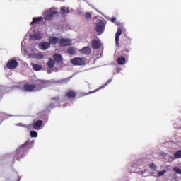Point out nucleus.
<instances>
[{
    "label": "nucleus",
    "mask_w": 181,
    "mask_h": 181,
    "mask_svg": "<svg viewBox=\"0 0 181 181\" xmlns=\"http://www.w3.org/2000/svg\"><path fill=\"white\" fill-rule=\"evenodd\" d=\"M122 35V29L117 28V32L115 34V42L117 46H119V36Z\"/></svg>",
    "instance_id": "nucleus-12"
},
{
    "label": "nucleus",
    "mask_w": 181,
    "mask_h": 181,
    "mask_svg": "<svg viewBox=\"0 0 181 181\" xmlns=\"http://www.w3.org/2000/svg\"><path fill=\"white\" fill-rule=\"evenodd\" d=\"M52 100H54V101H57V103H59V97H53L52 98Z\"/></svg>",
    "instance_id": "nucleus-31"
},
{
    "label": "nucleus",
    "mask_w": 181,
    "mask_h": 181,
    "mask_svg": "<svg viewBox=\"0 0 181 181\" xmlns=\"http://www.w3.org/2000/svg\"><path fill=\"white\" fill-rule=\"evenodd\" d=\"M105 25L104 24V21L103 20L98 21L96 23L95 30L98 33H103L104 32V28Z\"/></svg>",
    "instance_id": "nucleus-5"
},
{
    "label": "nucleus",
    "mask_w": 181,
    "mask_h": 181,
    "mask_svg": "<svg viewBox=\"0 0 181 181\" xmlns=\"http://www.w3.org/2000/svg\"><path fill=\"white\" fill-rule=\"evenodd\" d=\"M125 57L121 56L117 58V64H119L120 66H122V64H125Z\"/></svg>",
    "instance_id": "nucleus-19"
},
{
    "label": "nucleus",
    "mask_w": 181,
    "mask_h": 181,
    "mask_svg": "<svg viewBox=\"0 0 181 181\" xmlns=\"http://www.w3.org/2000/svg\"><path fill=\"white\" fill-rule=\"evenodd\" d=\"M54 15H57V12L54 11V10L49 9L44 13V19H45V21H51Z\"/></svg>",
    "instance_id": "nucleus-3"
},
{
    "label": "nucleus",
    "mask_w": 181,
    "mask_h": 181,
    "mask_svg": "<svg viewBox=\"0 0 181 181\" xmlns=\"http://www.w3.org/2000/svg\"><path fill=\"white\" fill-rule=\"evenodd\" d=\"M69 12L70 9H69V8L61 7L60 13L61 15H62V16H66V15H67V13H69Z\"/></svg>",
    "instance_id": "nucleus-17"
},
{
    "label": "nucleus",
    "mask_w": 181,
    "mask_h": 181,
    "mask_svg": "<svg viewBox=\"0 0 181 181\" xmlns=\"http://www.w3.org/2000/svg\"><path fill=\"white\" fill-rule=\"evenodd\" d=\"M71 63L73 66H85L86 59L83 57H74L71 59Z\"/></svg>",
    "instance_id": "nucleus-2"
},
{
    "label": "nucleus",
    "mask_w": 181,
    "mask_h": 181,
    "mask_svg": "<svg viewBox=\"0 0 181 181\" xmlns=\"http://www.w3.org/2000/svg\"><path fill=\"white\" fill-rule=\"evenodd\" d=\"M111 81H112V79H109L107 81V82H106L105 83L104 86H100V88H98V89L93 90V91H90L89 93L85 94V95H88V94H93V93H97V91H98V90H101V88H104V87H106V86H108V84H110V83H111Z\"/></svg>",
    "instance_id": "nucleus-14"
},
{
    "label": "nucleus",
    "mask_w": 181,
    "mask_h": 181,
    "mask_svg": "<svg viewBox=\"0 0 181 181\" xmlns=\"http://www.w3.org/2000/svg\"><path fill=\"white\" fill-rule=\"evenodd\" d=\"M43 21V17H35L33 18L32 22L30 23V25H35V23H39V22H42Z\"/></svg>",
    "instance_id": "nucleus-18"
},
{
    "label": "nucleus",
    "mask_w": 181,
    "mask_h": 181,
    "mask_svg": "<svg viewBox=\"0 0 181 181\" xmlns=\"http://www.w3.org/2000/svg\"><path fill=\"white\" fill-rule=\"evenodd\" d=\"M43 57H44V55L43 54H40V59H43Z\"/></svg>",
    "instance_id": "nucleus-33"
},
{
    "label": "nucleus",
    "mask_w": 181,
    "mask_h": 181,
    "mask_svg": "<svg viewBox=\"0 0 181 181\" xmlns=\"http://www.w3.org/2000/svg\"><path fill=\"white\" fill-rule=\"evenodd\" d=\"M19 63L15 59H10L6 64V68L8 70H13L18 67Z\"/></svg>",
    "instance_id": "nucleus-4"
},
{
    "label": "nucleus",
    "mask_w": 181,
    "mask_h": 181,
    "mask_svg": "<svg viewBox=\"0 0 181 181\" xmlns=\"http://www.w3.org/2000/svg\"><path fill=\"white\" fill-rule=\"evenodd\" d=\"M174 172H175V173H178L179 175H181V168H179V167H175L173 168Z\"/></svg>",
    "instance_id": "nucleus-27"
},
{
    "label": "nucleus",
    "mask_w": 181,
    "mask_h": 181,
    "mask_svg": "<svg viewBox=\"0 0 181 181\" xmlns=\"http://www.w3.org/2000/svg\"><path fill=\"white\" fill-rule=\"evenodd\" d=\"M115 21H117V18H115V17H113L111 18V22H112V23H114V22H115Z\"/></svg>",
    "instance_id": "nucleus-32"
},
{
    "label": "nucleus",
    "mask_w": 181,
    "mask_h": 181,
    "mask_svg": "<svg viewBox=\"0 0 181 181\" xmlns=\"http://www.w3.org/2000/svg\"><path fill=\"white\" fill-rule=\"evenodd\" d=\"M165 173H166V170L159 171L158 173V177H160V176H163V175H165Z\"/></svg>",
    "instance_id": "nucleus-29"
},
{
    "label": "nucleus",
    "mask_w": 181,
    "mask_h": 181,
    "mask_svg": "<svg viewBox=\"0 0 181 181\" xmlns=\"http://www.w3.org/2000/svg\"><path fill=\"white\" fill-rule=\"evenodd\" d=\"M38 47L40 50H47L50 47V43L47 42H43L38 45Z\"/></svg>",
    "instance_id": "nucleus-11"
},
{
    "label": "nucleus",
    "mask_w": 181,
    "mask_h": 181,
    "mask_svg": "<svg viewBox=\"0 0 181 181\" xmlns=\"http://www.w3.org/2000/svg\"><path fill=\"white\" fill-rule=\"evenodd\" d=\"M31 138H37V132L36 131H31L30 132Z\"/></svg>",
    "instance_id": "nucleus-26"
},
{
    "label": "nucleus",
    "mask_w": 181,
    "mask_h": 181,
    "mask_svg": "<svg viewBox=\"0 0 181 181\" xmlns=\"http://www.w3.org/2000/svg\"><path fill=\"white\" fill-rule=\"evenodd\" d=\"M42 37H43V35H42V34L35 33L33 35H30L29 39H30V40H40V39H42Z\"/></svg>",
    "instance_id": "nucleus-13"
},
{
    "label": "nucleus",
    "mask_w": 181,
    "mask_h": 181,
    "mask_svg": "<svg viewBox=\"0 0 181 181\" xmlns=\"http://www.w3.org/2000/svg\"><path fill=\"white\" fill-rule=\"evenodd\" d=\"M79 52L81 54H86V56H88L91 54V48H90V46L84 47L80 49Z\"/></svg>",
    "instance_id": "nucleus-10"
},
{
    "label": "nucleus",
    "mask_w": 181,
    "mask_h": 181,
    "mask_svg": "<svg viewBox=\"0 0 181 181\" xmlns=\"http://www.w3.org/2000/svg\"><path fill=\"white\" fill-rule=\"evenodd\" d=\"M67 53H69L70 55L76 54V49L74 47H70L67 49Z\"/></svg>",
    "instance_id": "nucleus-24"
},
{
    "label": "nucleus",
    "mask_w": 181,
    "mask_h": 181,
    "mask_svg": "<svg viewBox=\"0 0 181 181\" xmlns=\"http://www.w3.org/2000/svg\"><path fill=\"white\" fill-rule=\"evenodd\" d=\"M33 69L35 70V71H40V70H42V66L34 64H33Z\"/></svg>",
    "instance_id": "nucleus-23"
},
{
    "label": "nucleus",
    "mask_w": 181,
    "mask_h": 181,
    "mask_svg": "<svg viewBox=\"0 0 181 181\" xmlns=\"http://www.w3.org/2000/svg\"><path fill=\"white\" fill-rule=\"evenodd\" d=\"M25 91H36L35 84H26L23 86Z\"/></svg>",
    "instance_id": "nucleus-9"
},
{
    "label": "nucleus",
    "mask_w": 181,
    "mask_h": 181,
    "mask_svg": "<svg viewBox=\"0 0 181 181\" xmlns=\"http://www.w3.org/2000/svg\"><path fill=\"white\" fill-rule=\"evenodd\" d=\"M66 96L69 98V100H73L77 97V93L74 90H68L66 93Z\"/></svg>",
    "instance_id": "nucleus-6"
},
{
    "label": "nucleus",
    "mask_w": 181,
    "mask_h": 181,
    "mask_svg": "<svg viewBox=\"0 0 181 181\" xmlns=\"http://www.w3.org/2000/svg\"><path fill=\"white\" fill-rule=\"evenodd\" d=\"M92 49H101V41L100 40H93L91 42Z\"/></svg>",
    "instance_id": "nucleus-8"
},
{
    "label": "nucleus",
    "mask_w": 181,
    "mask_h": 181,
    "mask_svg": "<svg viewBox=\"0 0 181 181\" xmlns=\"http://www.w3.org/2000/svg\"><path fill=\"white\" fill-rule=\"evenodd\" d=\"M42 125H43V121L37 120L35 123H33V127L34 129H40Z\"/></svg>",
    "instance_id": "nucleus-15"
},
{
    "label": "nucleus",
    "mask_w": 181,
    "mask_h": 181,
    "mask_svg": "<svg viewBox=\"0 0 181 181\" xmlns=\"http://www.w3.org/2000/svg\"><path fill=\"white\" fill-rule=\"evenodd\" d=\"M59 38L56 37H50L49 38V45H57L59 43Z\"/></svg>",
    "instance_id": "nucleus-16"
},
{
    "label": "nucleus",
    "mask_w": 181,
    "mask_h": 181,
    "mask_svg": "<svg viewBox=\"0 0 181 181\" xmlns=\"http://www.w3.org/2000/svg\"><path fill=\"white\" fill-rule=\"evenodd\" d=\"M47 64V67H49V69H53V67H54L55 63H54V61L52 58H50L48 60Z\"/></svg>",
    "instance_id": "nucleus-22"
},
{
    "label": "nucleus",
    "mask_w": 181,
    "mask_h": 181,
    "mask_svg": "<svg viewBox=\"0 0 181 181\" xmlns=\"http://www.w3.org/2000/svg\"><path fill=\"white\" fill-rule=\"evenodd\" d=\"M59 45L63 47L66 46H71V40L66 38H62L59 41Z\"/></svg>",
    "instance_id": "nucleus-7"
},
{
    "label": "nucleus",
    "mask_w": 181,
    "mask_h": 181,
    "mask_svg": "<svg viewBox=\"0 0 181 181\" xmlns=\"http://www.w3.org/2000/svg\"><path fill=\"white\" fill-rule=\"evenodd\" d=\"M50 86V82L47 80H37L35 86V91H40V90H43V88H46Z\"/></svg>",
    "instance_id": "nucleus-1"
},
{
    "label": "nucleus",
    "mask_w": 181,
    "mask_h": 181,
    "mask_svg": "<svg viewBox=\"0 0 181 181\" xmlns=\"http://www.w3.org/2000/svg\"><path fill=\"white\" fill-rule=\"evenodd\" d=\"M53 59L57 63H60L62 62V55L60 54H54L53 55Z\"/></svg>",
    "instance_id": "nucleus-20"
},
{
    "label": "nucleus",
    "mask_w": 181,
    "mask_h": 181,
    "mask_svg": "<svg viewBox=\"0 0 181 181\" xmlns=\"http://www.w3.org/2000/svg\"><path fill=\"white\" fill-rule=\"evenodd\" d=\"M174 158L175 159H179L181 158V150H179L174 153Z\"/></svg>",
    "instance_id": "nucleus-25"
},
{
    "label": "nucleus",
    "mask_w": 181,
    "mask_h": 181,
    "mask_svg": "<svg viewBox=\"0 0 181 181\" xmlns=\"http://www.w3.org/2000/svg\"><path fill=\"white\" fill-rule=\"evenodd\" d=\"M149 168L150 169H153V170H156L157 168L156 165H155V163H153L149 164Z\"/></svg>",
    "instance_id": "nucleus-28"
},
{
    "label": "nucleus",
    "mask_w": 181,
    "mask_h": 181,
    "mask_svg": "<svg viewBox=\"0 0 181 181\" xmlns=\"http://www.w3.org/2000/svg\"><path fill=\"white\" fill-rule=\"evenodd\" d=\"M85 18H86V19H90V18H91V13H86L85 15Z\"/></svg>",
    "instance_id": "nucleus-30"
},
{
    "label": "nucleus",
    "mask_w": 181,
    "mask_h": 181,
    "mask_svg": "<svg viewBox=\"0 0 181 181\" xmlns=\"http://www.w3.org/2000/svg\"><path fill=\"white\" fill-rule=\"evenodd\" d=\"M29 141H26L23 144H22L19 148L17 150L18 151H22V149H29Z\"/></svg>",
    "instance_id": "nucleus-21"
},
{
    "label": "nucleus",
    "mask_w": 181,
    "mask_h": 181,
    "mask_svg": "<svg viewBox=\"0 0 181 181\" xmlns=\"http://www.w3.org/2000/svg\"><path fill=\"white\" fill-rule=\"evenodd\" d=\"M170 159H171V160H175V158L172 156H170Z\"/></svg>",
    "instance_id": "nucleus-34"
}]
</instances>
